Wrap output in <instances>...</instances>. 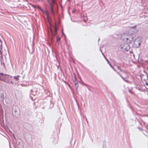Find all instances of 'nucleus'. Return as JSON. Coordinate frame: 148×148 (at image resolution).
I'll use <instances>...</instances> for the list:
<instances>
[{"instance_id": "f257e3e1", "label": "nucleus", "mask_w": 148, "mask_h": 148, "mask_svg": "<svg viewBox=\"0 0 148 148\" xmlns=\"http://www.w3.org/2000/svg\"><path fill=\"white\" fill-rule=\"evenodd\" d=\"M0 79L6 82L9 80L10 76L8 75H5L2 73H0Z\"/></svg>"}, {"instance_id": "f03ea898", "label": "nucleus", "mask_w": 148, "mask_h": 148, "mask_svg": "<svg viewBox=\"0 0 148 148\" xmlns=\"http://www.w3.org/2000/svg\"><path fill=\"white\" fill-rule=\"evenodd\" d=\"M121 37L123 40L125 41H126L127 42L130 43L131 42V40H128L129 37L127 36V35L126 34H122Z\"/></svg>"}, {"instance_id": "7ed1b4c3", "label": "nucleus", "mask_w": 148, "mask_h": 148, "mask_svg": "<svg viewBox=\"0 0 148 148\" xmlns=\"http://www.w3.org/2000/svg\"><path fill=\"white\" fill-rule=\"evenodd\" d=\"M118 74L120 75V76L126 82H127L128 81H126L125 80L124 78L119 73H118Z\"/></svg>"}, {"instance_id": "20e7f679", "label": "nucleus", "mask_w": 148, "mask_h": 148, "mask_svg": "<svg viewBox=\"0 0 148 148\" xmlns=\"http://www.w3.org/2000/svg\"><path fill=\"white\" fill-rule=\"evenodd\" d=\"M60 40V38L57 36V42H58Z\"/></svg>"}, {"instance_id": "39448f33", "label": "nucleus", "mask_w": 148, "mask_h": 148, "mask_svg": "<svg viewBox=\"0 0 148 148\" xmlns=\"http://www.w3.org/2000/svg\"><path fill=\"white\" fill-rule=\"evenodd\" d=\"M3 60L2 59L1 60V64L3 66H5V63L3 62Z\"/></svg>"}, {"instance_id": "423d86ee", "label": "nucleus", "mask_w": 148, "mask_h": 148, "mask_svg": "<svg viewBox=\"0 0 148 148\" xmlns=\"http://www.w3.org/2000/svg\"><path fill=\"white\" fill-rule=\"evenodd\" d=\"M19 76H17L14 77V78L16 80H18L19 79Z\"/></svg>"}, {"instance_id": "0eeeda50", "label": "nucleus", "mask_w": 148, "mask_h": 148, "mask_svg": "<svg viewBox=\"0 0 148 148\" xmlns=\"http://www.w3.org/2000/svg\"><path fill=\"white\" fill-rule=\"evenodd\" d=\"M117 68L119 70L121 71H122L120 68L119 67H117Z\"/></svg>"}, {"instance_id": "6e6552de", "label": "nucleus", "mask_w": 148, "mask_h": 148, "mask_svg": "<svg viewBox=\"0 0 148 148\" xmlns=\"http://www.w3.org/2000/svg\"><path fill=\"white\" fill-rule=\"evenodd\" d=\"M52 4H54L55 2L54 0H51Z\"/></svg>"}, {"instance_id": "1a4fd4ad", "label": "nucleus", "mask_w": 148, "mask_h": 148, "mask_svg": "<svg viewBox=\"0 0 148 148\" xmlns=\"http://www.w3.org/2000/svg\"><path fill=\"white\" fill-rule=\"evenodd\" d=\"M54 30H55V32L56 33V32H57V29H56V27L55 28Z\"/></svg>"}, {"instance_id": "9d476101", "label": "nucleus", "mask_w": 148, "mask_h": 148, "mask_svg": "<svg viewBox=\"0 0 148 148\" xmlns=\"http://www.w3.org/2000/svg\"><path fill=\"white\" fill-rule=\"evenodd\" d=\"M50 30L51 32H52V29H51V28H50Z\"/></svg>"}, {"instance_id": "9b49d317", "label": "nucleus", "mask_w": 148, "mask_h": 148, "mask_svg": "<svg viewBox=\"0 0 148 148\" xmlns=\"http://www.w3.org/2000/svg\"><path fill=\"white\" fill-rule=\"evenodd\" d=\"M129 91H130V92H131L130 91V90H129Z\"/></svg>"}]
</instances>
